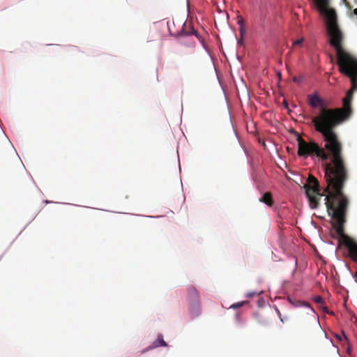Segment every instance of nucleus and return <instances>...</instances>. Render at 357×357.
Listing matches in <instances>:
<instances>
[{
	"instance_id": "nucleus-1",
	"label": "nucleus",
	"mask_w": 357,
	"mask_h": 357,
	"mask_svg": "<svg viewBox=\"0 0 357 357\" xmlns=\"http://www.w3.org/2000/svg\"><path fill=\"white\" fill-rule=\"evenodd\" d=\"M313 1L324 17L329 43L336 52L339 70L350 78L351 89L347 92L342 100L343 109H327L324 100L317 95L309 96L310 105L313 108L321 107L319 114L313 117L312 122L316 131L322 135L325 144L321 147L314 142H307L301 137H298V155L304 158L316 156L326 162L324 166H331L346 163L343 156L342 144L335 129L351 113L353 92L357 90V59L342 47L343 33L338 24L335 10L329 7L330 1Z\"/></svg>"
},
{
	"instance_id": "nucleus-2",
	"label": "nucleus",
	"mask_w": 357,
	"mask_h": 357,
	"mask_svg": "<svg viewBox=\"0 0 357 357\" xmlns=\"http://www.w3.org/2000/svg\"><path fill=\"white\" fill-rule=\"evenodd\" d=\"M324 173L327 183L324 190L327 193L325 204L328 213L336 222L335 229L341 236V243L347 248L351 258L357 262V243L344 234V224L349 204V198L343 192L349 178L347 163L324 166Z\"/></svg>"
},
{
	"instance_id": "nucleus-3",
	"label": "nucleus",
	"mask_w": 357,
	"mask_h": 357,
	"mask_svg": "<svg viewBox=\"0 0 357 357\" xmlns=\"http://www.w3.org/2000/svg\"><path fill=\"white\" fill-rule=\"evenodd\" d=\"M304 188L311 208H317L319 205V198L316 195L319 197L323 195V194L320 192L318 181L314 176H310Z\"/></svg>"
},
{
	"instance_id": "nucleus-4",
	"label": "nucleus",
	"mask_w": 357,
	"mask_h": 357,
	"mask_svg": "<svg viewBox=\"0 0 357 357\" xmlns=\"http://www.w3.org/2000/svg\"><path fill=\"white\" fill-rule=\"evenodd\" d=\"M187 300L189 303V307L191 310H197L199 307L200 298L197 290L194 287H190L187 289Z\"/></svg>"
},
{
	"instance_id": "nucleus-5",
	"label": "nucleus",
	"mask_w": 357,
	"mask_h": 357,
	"mask_svg": "<svg viewBox=\"0 0 357 357\" xmlns=\"http://www.w3.org/2000/svg\"><path fill=\"white\" fill-rule=\"evenodd\" d=\"M287 300L293 306H294L296 307H307L312 313L315 312L314 309L310 306V304L307 302L298 300L296 298L292 297V296H288Z\"/></svg>"
},
{
	"instance_id": "nucleus-6",
	"label": "nucleus",
	"mask_w": 357,
	"mask_h": 357,
	"mask_svg": "<svg viewBox=\"0 0 357 357\" xmlns=\"http://www.w3.org/2000/svg\"><path fill=\"white\" fill-rule=\"evenodd\" d=\"M259 201L265 203L268 206H272L273 204L272 195L271 192H265L261 197V198H260Z\"/></svg>"
},
{
	"instance_id": "nucleus-7",
	"label": "nucleus",
	"mask_w": 357,
	"mask_h": 357,
	"mask_svg": "<svg viewBox=\"0 0 357 357\" xmlns=\"http://www.w3.org/2000/svg\"><path fill=\"white\" fill-rule=\"evenodd\" d=\"M153 347H167V344L163 340V336L159 334L157 339L153 342Z\"/></svg>"
},
{
	"instance_id": "nucleus-8",
	"label": "nucleus",
	"mask_w": 357,
	"mask_h": 357,
	"mask_svg": "<svg viewBox=\"0 0 357 357\" xmlns=\"http://www.w3.org/2000/svg\"><path fill=\"white\" fill-rule=\"evenodd\" d=\"M236 20H237V24L239 26L240 34L241 36H243V34L245 31V25H244V19H243V16L238 15H237Z\"/></svg>"
},
{
	"instance_id": "nucleus-9",
	"label": "nucleus",
	"mask_w": 357,
	"mask_h": 357,
	"mask_svg": "<svg viewBox=\"0 0 357 357\" xmlns=\"http://www.w3.org/2000/svg\"><path fill=\"white\" fill-rule=\"evenodd\" d=\"M183 33L185 36H191V35H195L197 36V33L193 28H190L189 31L183 29Z\"/></svg>"
},
{
	"instance_id": "nucleus-10",
	"label": "nucleus",
	"mask_w": 357,
	"mask_h": 357,
	"mask_svg": "<svg viewBox=\"0 0 357 357\" xmlns=\"http://www.w3.org/2000/svg\"><path fill=\"white\" fill-rule=\"evenodd\" d=\"M247 303H248V301L238 302V303L233 304L231 306V307L234 308V309L239 308V307H242L243 305H244Z\"/></svg>"
},
{
	"instance_id": "nucleus-11",
	"label": "nucleus",
	"mask_w": 357,
	"mask_h": 357,
	"mask_svg": "<svg viewBox=\"0 0 357 357\" xmlns=\"http://www.w3.org/2000/svg\"><path fill=\"white\" fill-rule=\"evenodd\" d=\"M314 301L317 304H324V299L320 296H317L314 298Z\"/></svg>"
},
{
	"instance_id": "nucleus-12",
	"label": "nucleus",
	"mask_w": 357,
	"mask_h": 357,
	"mask_svg": "<svg viewBox=\"0 0 357 357\" xmlns=\"http://www.w3.org/2000/svg\"><path fill=\"white\" fill-rule=\"evenodd\" d=\"M344 5L346 6V7L349 9V10H351L352 8V6L351 5V3L347 1V0H342Z\"/></svg>"
},
{
	"instance_id": "nucleus-13",
	"label": "nucleus",
	"mask_w": 357,
	"mask_h": 357,
	"mask_svg": "<svg viewBox=\"0 0 357 357\" xmlns=\"http://www.w3.org/2000/svg\"><path fill=\"white\" fill-rule=\"evenodd\" d=\"M303 38H301V39L296 40H295V41L293 43V45H294V46L300 45H301V43H303Z\"/></svg>"
},
{
	"instance_id": "nucleus-14",
	"label": "nucleus",
	"mask_w": 357,
	"mask_h": 357,
	"mask_svg": "<svg viewBox=\"0 0 357 357\" xmlns=\"http://www.w3.org/2000/svg\"><path fill=\"white\" fill-rule=\"evenodd\" d=\"M256 294H257V293H256V292L252 291V292L248 293V294H247V295H246V296H247L248 298H251V297H253V296H254L255 295H256Z\"/></svg>"
},
{
	"instance_id": "nucleus-15",
	"label": "nucleus",
	"mask_w": 357,
	"mask_h": 357,
	"mask_svg": "<svg viewBox=\"0 0 357 357\" xmlns=\"http://www.w3.org/2000/svg\"><path fill=\"white\" fill-rule=\"evenodd\" d=\"M342 338H343L345 341H347V336L345 335V334H344V333H342Z\"/></svg>"
},
{
	"instance_id": "nucleus-16",
	"label": "nucleus",
	"mask_w": 357,
	"mask_h": 357,
	"mask_svg": "<svg viewBox=\"0 0 357 357\" xmlns=\"http://www.w3.org/2000/svg\"><path fill=\"white\" fill-rule=\"evenodd\" d=\"M278 315H279V317H280V321H281L282 322H283V321H283V319L281 317V314H280V313L279 310H278Z\"/></svg>"
},
{
	"instance_id": "nucleus-17",
	"label": "nucleus",
	"mask_w": 357,
	"mask_h": 357,
	"mask_svg": "<svg viewBox=\"0 0 357 357\" xmlns=\"http://www.w3.org/2000/svg\"><path fill=\"white\" fill-rule=\"evenodd\" d=\"M353 13L354 15H356L357 16V8H355L354 10H353Z\"/></svg>"
},
{
	"instance_id": "nucleus-18",
	"label": "nucleus",
	"mask_w": 357,
	"mask_h": 357,
	"mask_svg": "<svg viewBox=\"0 0 357 357\" xmlns=\"http://www.w3.org/2000/svg\"><path fill=\"white\" fill-rule=\"evenodd\" d=\"M283 103H284V107H285L286 108H287V107H288V104H287V102L285 100H284V102H283Z\"/></svg>"
},
{
	"instance_id": "nucleus-19",
	"label": "nucleus",
	"mask_w": 357,
	"mask_h": 357,
	"mask_svg": "<svg viewBox=\"0 0 357 357\" xmlns=\"http://www.w3.org/2000/svg\"><path fill=\"white\" fill-rule=\"evenodd\" d=\"M241 40L238 41V43H243V36L241 35Z\"/></svg>"
},
{
	"instance_id": "nucleus-20",
	"label": "nucleus",
	"mask_w": 357,
	"mask_h": 357,
	"mask_svg": "<svg viewBox=\"0 0 357 357\" xmlns=\"http://www.w3.org/2000/svg\"><path fill=\"white\" fill-rule=\"evenodd\" d=\"M323 310H324L325 312H328V310H327V307H323Z\"/></svg>"
},
{
	"instance_id": "nucleus-21",
	"label": "nucleus",
	"mask_w": 357,
	"mask_h": 357,
	"mask_svg": "<svg viewBox=\"0 0 357 357\" xmlns=\"http://www.w3.org/2000/svg\"><path fill=\"white\" fill-rule=\"evenodd\" d=\"M337 337L340 339V341H342L341 335H337Z\"/></svg>"
},
{
	"instance_id": "nucleus-22",
	"label": "nucleus",
	"mask_w": 357,
	"mask_h": 357,
	"mask_svg": "<svg viewBox=\"0 0 357 357\" xmlns=\"http://www.w3.org/2000/svg\"><path fill=\"white\" fill-rule=\"evenodd\" d=\"M354 276H355L356 280H357V271L355 273V275Z\"/></svg>"
}]
</instances>
